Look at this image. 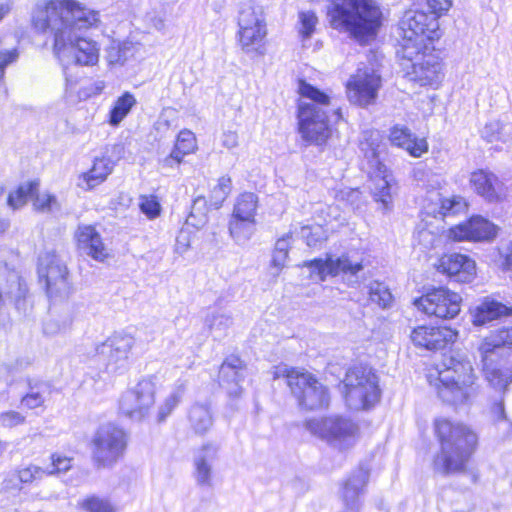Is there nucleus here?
I'll return each mask as SVG.
<instances>
[{
    "instance_id": "1",
    "label": "nucleus",
    "mask_w": 512,
    "mask_h": 512,
    "mask_svg": "<svg viewBox=\"0 0 512 512\" xmlns=\"http://www.w3.org/2000/svg\"><path fill=\"white\" fill-rule=\"evenodd\" d=\"M31 23L36 31L54 36L53 51L64 68L72 64L93 66L98 62L99 44L80 35L98 26V11L75 0H43L34 6Z\"/></svg>"
},
{
    "instance_id": "2",
    "label": "nucleus",
    "mask_w": 512,
    "mask_h": 512,
    "mask_svg": "<svg viewBox=\"0 0 512 512\" xmlns=\"http://www.w3.org/2000/svg\"><path fill=\"white\" fill-rule=\"evenodd\" d=\"M329 25L362 41L374 37L382 23V12L375 0H327Z\"/></svg>"
},
{
    "instance_id": "3",
    "label": "nucleus",
    "mask_w": 512,
    "mask_h": 512,
    "mask_svg": "<svg viewBox=\"0 0 512 512\" xmlns=\"http://www.w3.org/2000/svg\"><path fill=\"white\" fill-rule=\"evenodd\" d=\"M441 452L434 459V469L443 474L462 473L475 452L478 436L469 427L446 419L435 422Z\"/></svg>"
},
{
    "instance_id": "4",
    "label": "nucleus",
    "mask_w": 512,
    "mask_h": 512,
    "mask_svg": "<svg viewBox=\"0 0 512 512\" xmlns=\"http://www.w3.org/2000/svg\"><path fill=\"white\" fill-rule=\"evenodd\" d=\"M487 382L498 391L512 383V328H502L485 337L478 347Z\"/></svg>"
},
{
    "instance_id": "5",
    "label": "nucleus",
    "mask_w": 512,
    "mask_h": 512,
    "mask_svg": "<svg viewBox=\"0 0 512 512\" xmlns=\"http://www.w3.org/2000/svg\"><path fill=\"white\" fill-rule=\"evenodd\" d=\"M434 386L444 402L453 405L468 403L477 393L471 361L458 353L446 357Z\"/></svg>"
},
{
    "instance_id": "6",
    "label": "nucleus",
    "mask_w": 512,
    "mask_h": 512,
    "mask_svg": "<svg viewBox=\"0 0 512 512\" xmlns=\"http://www.w3.org/2000/svg\"><path fill=\"white\" fill-rule=\"evenodd\" d=\"M298 91L304 98L298 103L299 132L307 142L322 144L331 134L327 115L330 98L303 80L299 82Z\"/></svg>"
},
{
    "instance_id": "7",
    "label": "nucleus",
    "mask_w": 512,
    "mask_h": 512,
    "mask_svg": "<svg viewBox=\"0 0 512 512\" xmlns=\"http://www.w3.org/2000/svg\"><path fill=\"white\" fill-rule=\"evenodd\" d=\"M398 31L400 49L397 53L403 59L418 57L423 50L429 49V44L441 37L436 16L422 10H407L399 22Z\"/></svg>"
},
{
    "instance_id": "8",
    "label": "nucleus",
    "mask_w": 512,
    "mask_h": 512,
    "mask_svg": "<svg viewBox=\"0 0 512 512\" xmlns=\"http://www.w3.org/2000/svg\"><path fill=\"white\" fill-rule=\"evenodd\" d=\"M274 378L286 379L292 394L303 409L316 410L325 408L329 404V395L326 387L311 373L283 365L276 367Z\"/></svg>"
},
{
    "instance_id": "9",
    "label": "nucleus",
    "mask_w": 512,
    "mask_h": 512,
    "mask_svg": "<svg viewBox=\"0 0 512 512\" xmlns=\"http://www.w3.org/2000/svg\"><path fill=\"white\" fill-rule=\"evenodd\" d=\"M343 384L345 401L351 409H368L380 398L377 376L368 366L356 365L350 368Z\"/></svg>"
},
{
    "instance_id": "10",
    "label": "nucleus",
    "mask_w": 512,
    "mask_h": 512,
    "mask_svg": "<svg viewBox=\"0 0 512 512\" xmlns=\"http://www.w3.org/2000/svg\"><path fill=\"white\" fill-rule=\"evenodd\" d=\"M363 136L364 140L360 143L361 151L369 159L371 167L375 168L369 172L373 183L371 187L373 197L382 204L383 210H389L392 204L393 177L377 157L379 133L370 131L365 132Z\"/></svg>"
},
{
    "instance_id": "11",
    "label": "nucleus",
    "mask_w": 512,
    "mask_h": 512,
    "mask_svg": "<svg viewBox=\"0 0 512 512\" xmlns=\"http://www.w3.org/2000/svg\"><path fill=\"white\" fill-rule=\"evenodd\" d=\"M306 428L338 450L351 448L358 434V426L350 419L340 416L310 419L306 421Z\"/></svg>"
},
{
    "instance_id": "12",
    "label": "nucleus",
    "mask_w": 512,
    "mask_h": 512,
    "mask_svg": "<svg viewBox=\"0 0 512 512\" xmlns=\"http://www.w3.org/2000/svg\"><path fill=\"white\" fill-rule=\"evenodd\" d=\"M135 339L129 334L116 333L95 348L93 362L101 364L107 373H122L129 366V356Z\"/></svg>"
},
{
    "instance_id": "13",
    "label": "nucleus",
    "mask_w": 512,
    "mask_h": 512,
    "mask_svg": "<svg viewBox=\"0 0 512 512\" xmlns=\"http://www.w3.org/2000/svg\"><path fill=\"white\" fill-rule=\"evenodd\" d=\"M38 274L45 280L46 291L51 299H66L72 291L69 273L64 261L54 251L39 256Z\"/></svg>"
},
{
    "instance_id": "14",
    "label": "nucleus",
    "mask_w": 512,
    "mask_h": 512,
    "mask_svg": "<svg viewBox=\"0 0 512 512\" xmlns=\"http://www.w3.org/2000/svg\"><path fill=\"white\" fill-rule=\"evenodd\" d=\"M126 445L123 429L111 423L102 425L93 438V459L99 467L112 466L123 456Z\"/></svg>"
},
{
    "instance_id": "15",
    "label": "nucleus",
    "mask_w": 512,
    "mask_h": 512,
    "mask_svg": "<svg viewBox=\"0 0 512 512\" xmlns=\"http://www.w3.org/2000/svg\"><path fill=\"white\" fill-rule=\"evenodd\" d=\"M156 386L150 379L140 380L134 387L122 393L119 412L134 421L145 419L155 404Z\"/></svg>"
},
{
    "instance_id": "16",
    "label": "nucleus",
    "mask_w": 512,
    "mask_h": 512,
    "mask_svg": "<svg viewBox=\"0 0 512 512\" xmlns=\"http://www.w3.org/2000/svg\"><path fill=\"white\" fill-rule=\"evenodd\" d=\"M462 298L444 287L433 288L414 300V305L427 315L442 319L454 318L460 312Z\"/></svg>"
},
{
    "instance_id": "17",
    "label": "nucleus",
    "mask_w": 512,
    "mask_h": 512,
    "mask_svg": "<svg viewBox=\"0 0 512 512\" xmlns=\"http://www.w3.org/2000/svg\"><path fill=\"white\" fill-rule=\"evenodd\" d=\"M380 85V75L373 68H358L347 83L348 99L363 107L372 104L377 97Z\"/></svg>"
},
{
    "instance_id": "18",
    "label": "nucleus",
    "mask_w": 512,
    "mask_h": 512,
    "mask_svg": "<svg viewBox=\"0 0 512 512\" xmlns=\"http://www.w3.org/2000/svg\"><path fill=\"white\" fill-rule=\"evenodd\" d=\"M498 233V227L489 220L474 216L467 222L450 228L447 237L454 241H492Z\"/></svg>"
},
{
    "instance_id": "19",
    "label": "nucleus",
    "mask_w": 512,
    "mask_h": 512,
    "mask_svg": "<svg viewBox=\"0 0 512 512\" xmlns=\"http://www.w3.org/2000/svg\"><path fill=\"white\" fill-rule=\"evenodd\" d=\"M458 333L449 327L418 326L410 333L412 343L429 351L444 349L452 344Z\"/></svg>"
},
{
    "instance_id": "20",
    "label": "nucleus",
    "mask_w": 512,
    "mask_h": 512,
    "mask_svg": "<svg viewBox=\"0 0 512 512\" xmlns=\"http://www.w3.org/2000/svg\"><path fill=\"white\" fill-rule=\"evenodd\" d=\"M304 266L309 267L312 273H316L321 281L325 280L328 275L336 276L342 273L349 277H355L356 279L352 281L353 283H358L357 275L363 269L361 263L351 261L346 255H342L337 259L331 257L326 260L314 259L305 262Z\"/></svg>"
},
{
    "instance_id": "21",
    "label": "nucleus",
    "mask_w": 512,
    "mask_h": 512,
    "mask_svg": "<svg viewBox=\"0 0 512 512\" xmlns=\"http://www.w3.org/2000/svg\"><path fill=\"white\" fill-rule=\"evenodd\" d=\"M436 269L457 282L469 283L476 275V263L466 255L451 253L443 255L436 264Z\"/></svg>"
},
{
    "instance_id": "22",
    "label": "nucleus",
    "mask_w": 512,
    "mask_h": 512,
    "mask_svg": "<svg viewBox=\"0 0 512 512\" xmlns=\"http://www.w3.org/2000/svg\"><path fill=\"white\" fill-rule=\"evenodd\" d=\"M470 184L474 191L488 202H500L506 197V186L494 173L488 170L479 169L472 172Z\"/></svg>"
},
{
    "instance_id": "23",
    "label": "nucleus",
    "mask_w": 512,
    "mask_h": 512,
    "mask_svg": "<svg viewBox=\"0 0 512 512\" xmlns=\"http://www.w3.org/2000/svg\"><path fill=\"white\" fill-rule=\"evenodd\" d=\"M423 50L418 57L407 59L411 62L414 79L421 85H434L440 82L442 77V64L433 54H426Z\"/></svg>"
},
{
    "instance_id": "24",
    "label": "nucleus",
    "mask_w": 512,
    "mask_h": 512,
    "mask_svg": "<svg viewBox=\"0 0 512 512\" xmlns=\"http://www.w3.org/2000/svg\"><path fill=\"white\" fill-rule=\"evenodd\" d=\"M245 370L243 361L236 356H230L222 363L219 370V381L230 396H240Z\"/></svg>"
},
{
    "instance_id": "25",
    "label": "nucleus",
    "mask_w": 512,
    "mask_h": 512,
    "mask_svg": "<svg viewBox=\"0 0 512 512\" xmlns=\"http://www.w3.org/2000/svg\"><path fill=\"white\" fill-rule=\"evenodd\" d=\"M218 451L219 446L209 442L196 452L194 457V476L199 486H212V463L217 459Z\"/></svg>"
},
{
    "instance_id": "26",
    "label": "nucleus",
    "mask_w": 512,
    "mask_h": 512,
    "mask_svg": "<svg viewBox=\"0 0 512 512\" xmlns=\"http://www.w3.org/2000/svg\"><path fill=\"white\" fill-rule=\"evenodd\" d=\"M389 140L392 145L406 150L413 157H420L428 151V143L424 138H417L409 128L399 124L390 129Z\"/></svg>"
},
{
    "instance_id": "27",
    "label": "nucleus",
    "mask_w": 512,
    "mask_h": 512,
    "mask_svg": "<svg viewBox=\"0 0 512 512\" xmlns=\"http://www.w3.org/2000/svg\"><path fill=\"white\" fill-rule=\"evenodd\" d=\"M197 150V140L194 133L183 129L179 132L173 150L161 160V166L164 169H173L179 167L186 155L192 154Z\"/></svg>"
},
{
    "instance_id": "28",
    "label": "nucleus",
    "mask_w": 512,
    "mask_h": 512,
    "mask_svg": "<svg viewBox=\"0 0 512 512\" xmlns=\"http://www.w3.org/2000/svg\"><path fill=\"white\" fill-rule=\"evenodd\" d=\"M367 480V473L359 470L345 482L342 490V499L345 505L343 512H359L361 507L360 496L364 491Z\"/></svg>"
},
{
    "instance_id": "29",
    "label": "nucleus",
    "mask_w": 512,
    "mask_h": 512,
    "mask_svg": "<svg viewBox=\"0 0 512 512\" xmlns=\"http://www.w3.org/2000/svg\"><path fill=\"white\" fill-rule=\"evenodd\" d=\"M77 239L80 248L96 261L103 262L108 257L101 236L93 226H80L77 231Z\"/></svg>"
},
{
    "instance_id": "30",
    "label": "nucleus",
    "mask_w": 512,
    "mask_h": 512,
    "mask_svg": "<svg viewBox=\"0 0 512 512\" xmlns=\"http://www.w3.org/2000/svg\"><path fill=\"white\" fill-rule=\"evenodd\" d=\"M113 169L114 163L109 157L96 158L91 169L79 176L78 186L86 191L91 190L103 183Z\"/></svg>"
},
{
    "instance_id": "31",
    "label": "nucleus",
    "mask_w": 512,
    "mask_h": 512,
    "mask_svg": "<svg viewBox=\"0 0 512 512\" xmlns=\"http://www.w3.org/2000/svg\"><path fill=\"white\" fill-rule=\"evenodd\" d=\"M267 28H239L238 42L243 52L262 56L266 52Z\"/></svg>"
},
{
    "instance_id": "32",
    "label": "nucleus",
    "mask_w": 512,
    "mask_h": 512,
    "mask_svg": "<svg viewBox=\"0 0 512 512\" xmlns=\"http://www.w3.org/2000/svg\"><path fill=\"white\" fill-rule=\"evenodd\" d=\"M511 313V308L495 301L493 299H485L472 312V322L476 326H482L489 322L507 316Z\"/></svg>"
},
{
    "instance_id": "33",
    "label": "nucleus",
    "mask_w": 512,
    "mask_h": 512,
    "mask_svg": "<svg viewBox=\"0 0 512 512\" xmlns=\"http://www.w3.org/2000/svg\"><path fill=\"white\" fill-rule=\"evenodd\" d=\"M238 28H267L264 9L253 0L242 3L237 15Z\"/></svg>"
},
{
    "instance_id": "34",
    "label": "nucleus",
    "mask_w": 512,
    "mask_h": 512,
    "mask_svg": "<svg viewBox=\"0 0 512 512\" xmlns=\"http://www.w3.org/2000/svg\"><path fill=\"white\" fill-rule=\"evenodd\" d=\"M233 317L230 311L224 308H210L205 316L204 325L215 337L226 335L233 325Z\"/></svg>"
},
{
    "instance_id": "35",
    "label": "nucleus",
    "mask_w": 512,
    "mask_h": 512,
    "mask_svg": "<svg viewBox=\"0 0 512 512\" xmlns=\"http://www.w3.org/2000/svg\"><path fill=\"white\" fill-rule=\"evenodd\" d=\"M189 423L197 434L206 433L213 425V417L208 405L194 404L189 411Z\"/></svg>"
},
{
    "instance_id": "36",
    "label": "nucleus",
    "mask_w": 512,
    "mask_h": 512,
    "mask_svg": "<svg viewBox=\"0 0 512 512\" xmlns=\"http://www.w3.org/2000/svg\"><path fill=\"white\" fill-rule=\"evenodd\" d=\"M29 392L21 399L23 406L29 409L41 407L51 394V386L42 381L29 383Z\"/></svg>"
},
{
    "instance_id": "37",
    "label": "nucleus",
    "mask_w": 512,
    "mask_h": 512,
    "mask_svg": "<svg viewBox=\"0 0 512 512\" xmlns=\"http://www.w3.org/2000/svg\"><path fill=\"white\" fill-rule=\"evenodd\" d=\"M187 383L184 380H177L171 393L165 398L158 408V422L164 421L181 402L186 391Z\"/></svg>"
},
{
    "instance_id": "38",
    "label": "nucleus",
    "mask_w": 512,
    "mask_h": 512,
    "mask_svg": "<svg viewBox=\"0 0 512 512\" xmlns=\"http://www.w3.org/2000/svg\"><path fill=\"white\" fill-rule=\"evenodd\" d=\"M255 220L231 217L229 233L237 244H245L255 232Z\"/></svg>"
},
{
    "instance_id": "39",
    "label": "nucleus",
    "mask_w": 512,
    "mask_h": 512,
    "mask_svg": "<svg viewBox=\"0 0 512 512\" xmlns=\"http://www.w3.org/2000/svg\"><path fill=\"white\" fill-rule=\"evenodd\" d=\"M258 198L254 193L241 194L234 205L231 217L255 220Z\"/></svg>"
},
{
    "instance_id": "40",
    "label": "nucleus",
    "mask_w": 512,
    "mask_h": 512,
    "mask_svg": "<svg viewBox=\"0 0 512 512\" xmlns=\"http://www.w3.org/2000/svg\"><path fill=\"white\" fill-rule=\"evenodd\" d=\"M291 243L292 234L290 233L285 234L276 241L271 260V267L275 269V272H273L274 276H278L285 267Z\"/></svg>"
},
{
    "instance_id": "41",
    "label": "nucleus",
    "mask_w": 512,
    "mask_h": 512,
    "mask_svg": "<svg viewBox=\"0 0 512 512\" xmlns=\"http://www.w3.org/2000/svg\"><path fill=\"white\" fill-rule=\"evenodd\" d=\"M136 103L137 101L134 95L130 92H125L115 101V104L109 113V123L112 126L119 125Z\"/></svg>"
},
{
    "instance_id": "42",
    "label": "nucleus",
    "mask_w": 512,
    "mask_h": 512,
    "mask_svg": "<svg viewBox=\"0 0 512 512\" xmlns=\"http://www.w3.org/2000/svg\"><path fill=\"white\" fill-rule=\"evenodd\" d=\"M39 187L37 181L21 184L14 192L8 195L7 204L13 210L23 207L29 198L34 197Z\"/></svg>"
},
{
    "instance_id": "43",
    "label": "nucleus",
    "mask_w": 512,
    "mask_h": 512,
    "mask_svg": "<svg viewBox=\"0 0 512 512\" xmlns=\"http://www.w3.org/2000/svg\"><path fill=\"white\" fill-rule=\"evenodd\" d=\"M318 17L313 11H301L298 14L297 32L302 42L309 40L316 31Z\"/></svg>"
},
{
    "instance_id": "44",
    "label": "nucleus",
    "mask_w": 512,
    "mask_h": 512,
    "mask_svg": "<svg viewBox=\"0 0 512 512\" xmlns=\"http://www.w3.org/2000/svg\"><path fill=\"white\" fill-rule=\"evenodd\" d=\"M207 202L204 197H197L192 204L191 212L186 219V225L197 229L203 227L207 221Z\"/></svg>"
},
{
    "instance_id": "45",
    "label": "nucleus",
    "mask_w": 512,
    "mask_h": 512,
    "mask_svg": "<svg viewBox=\"0 0 512 512\" xmlns=\"http://www.w3.org/2000/svg\"><path fill=\"white\" fill-rule=\"evenodd\" d=\"M232 190L231 178L227 175L221 176L217 180V184L212 188L210 193V205L215 209L222 206L225 199Z\"/></svg>"
},
{
    "instance_id": "46",
    "label": "nucleus",
    "mask_w": 512,
    "mask_h": 512,
    "mask_svg": "<svg viewBox=\"0 0 512 512\" xmlns=\"http://www.w3.org/2000/svg\"><path fill=\"white\" fill-rule=\"evenodd\" d=\"M370 300L381 308L391 305L393 297L387 286L381 282L374 281L368 286Z\"/></svg>"
},
{
    "instance_id": "47",
    "label": "nucleus",
    "mask_w": 512,
    "mask_h": 512,
    "mask_svg": "<svg viewBox=\"0 0 512 512\" xmlns=\"http://www.w3.org/2000/svg\"><path fill=\"white\" fill-rule=\"evenodd\" d=\"M47 470L44 467L30 464L26 467L19 469L16 472L18 481L22 484H32L35 481L42 480L46 475Z\"/></svg>"
},
{
    "instance_id": "48",
    "label": "nucleus",
    "mask_w": 512,
    "mask_h": 512,
    "mask_svg": "<svg viewBox=\"0 0 512 512\" xmlns=\"http://www.w3.org/2000/svg\"><path fill=\"white\" fill-rule=\"evenodd\" d=\"M51 463L44 467L47 476H53L60 473L67 472L72 468L73 459L60 453H53L50 456Z\"/></svg>"
},
{
    "instance_id": "49",
    "label": "nucleus",
    "mask_w": 512,
    "mask_h": 512,
    "mask_svg": "<svg viewBox=\"0 0 512 512\" xmlns=\"http://www.w3.org/2000/svg\"><path fill=\"white\" fill-rule=\"evenodd\" d=\"M467 203L461 196H453L441 200L440 213L443 216L456 215L466 210Z\"/></svg>"
},
{
    "instance_id": "50",
    "label": "nucleus",
    "mask_w": 512,
    "mask_h": 512,
    "mask_svg": "<svg viewBox=\"0 0 512 512\" xmlns=\"http://www.w3.org/2000/svg\"><path fill=\"white\" fill-rule=\"evenodd\" d=\"M300 234L309 247H316L326 239L325 232L321 225L304 226L301 228Z\"/></svg>"
},
{
    "instance_id": "51",
    "label": "nucleus",
    "mask_w": 512,
    "mask_h": 512,
    "mask_svg": "<svg viewBox=\"0 0 512 512\" xmlns=\"http://www.w3.org/2000/svg\"><path fill=\"white\" fill-rule=\"evenodd\" d=\"M139 208L149 219H155L161 213V205L153 195L140 196Z\"/></svg>"
},
{
    "instance_id": "52",
    "label": "nucleus",
    "mask_w": 512,
    "mask_h": 512,
    "mask_svg": "<svg viewBox=\"0 0 512 512\" xmlns=\"http://www.w3.org/2000/svg\"><path fill=\"white\" fill-rule=\"evenodd\" d=\"M83 507L88 512H114V507L104 498L92 496L83 501Z\"/></svg>"
},
{
    "instance_id": "53",
    "label": "nucleus",
    "mask_w": 512,
    "mask_h": 512,
    "mask_svg": "<svg viewBox=\"0 0 512 512\" xmlns=\"http://www.w3.org/2000/svg\"><path fill=\"white\" fill-rule=\"evenodd\" d=\"M33 198V205L34 208L37 211L40 212H49L52 211L54 208H58L57 199L55 196L50 194H42L39 195L38 191L34 195Z\"/></svg>"
},
{
    "instance_id": "54",
    "label": "nucleus",
    "mask_w": 512,
    "mask_h": 512,
    "mask_svg": "<svg viewBox=\"0 0 512 512\" xmlns=\"http://www.w3.org/2000/svg\"><path fill=\"white\" fill-rule=\"evenodd\" d=\"M26 417L20 412L8 410L0 413V425L4 428H14L25 423Z\"/></svg>"
},
{
    "instance_id": "55",
    "label": "nucleus",
    "mask_w": 512,
    "mask_h": 512,
    "mask_svg": "<svg viewBox=\"0 0 512 512\" xmlns=\"http://www.w3.org/2000/svg\"><path fill=\"white\" fill-rule=\"evenodd\" d=\"M72 318L65 319L61 324L56 319H50L44 323L43 331L47 335H56L65 332L72 324Z\"/></svg>"
},
{
    "instance_id": "56",
    "label": "nucleus",
    "mask_w": 512,
    "mask_h": 512,
    "mask_svg": "<svg viewBox=\"0 0 512 512\" xmlns=\"http://www.w3.org/2000/svg\"><path fill=\"white\" fill-rule=\"evenodd\" d=\"M430 9V15H435L436 20L446 14L452 6V0H426Z\"/></svg>"
},
{
    "instance_id": "57",
    "label": "nucleus",
    "mask_w": 512,
    "mask_h": 512,
    "mask_svg": "<svg viewBox=\"0 0 512 512\" xmlns=\"http://www.w3.org/2000/svg\"><path fill=\"white\" fill-rule=\"evenodd\" d=\"M191 239V231L188 228H182L176 237L175 251L180 255L184 254L190 247Z\"/></svg>"
},
{
    "instance_id": "58",
    "label": "nucleus",
    "mask_w": 512,
    "mask_h": 512,
    "mask_svg": "<svg viewBox=\"0 0 512 512\" xmlns=\"http://www.w3.org/2000/svg\"><path fill=\"white\" fill-rule=\"evenodd\" d=\"M337 199L347 202L353 208H359L361 192L358 189L346 188L337 194Z\"/></svg>"
},
{
    "instance_id": "59",
    "label": "nucleus",
    "mask_w": 512,
    "mask_h": 512,
    "mask_svg": "<svg viewBox=\"0 0 512 512\" xmlns=\"http://www.w3.org/2000/svg\"><path fill=\"white\" fill-rule=\"evenodd\" d=\"M500 258L502 259L501 266L504 270L512 269V241L502 243L499 247Z\"/></svg>"
},
{
    "instance_id": "60",
    "label": "nucleus",
    "mask_w": 512,
    "mask_h": 512,
    "mask_svg": "<svg viewBox=\"0 0 512 512\" xmlns=\"http://www.w3.org/2000/svg\"><path fill=\"white\" fill-rule=\"evenodd\" d=\"M417 238L421 245L424 248H433L436 246V242L438 241L437 236L428 229H420L417 232Z\"/></svg>"
},
{
    "instance_id": "61",
    "label": "nucleus",
    "mask_w": 512,
    "mask_h": 512,
    "mask_svg": "<svg viewBox=\"0 0 512 512\" xmlns=\"http://www.w3.org/2000/svg\"><path fill=\"white\" fill-rule=\"evenodd\" d=\"M221 143L227 149H233L238 146V135L234 131H225L221 136Z\"/></svg>"
},
{
    "instance_id": "62",
    "label": "nucleus",
    "mask_w": 512,
    "mask_h": 512,
    "mask_svg": "<svg viewBox=\"0 0 512 512\" xmlns=\"http://www.w3.org/2000/svg\"><path fill=\"white\" fill-rule=\"evenodd\" d=\"M491 413L495 420L501 421L506 419L504 402L502 399L496 401L491 407Z\"/></svg>"
},
{
    "instance_id": "63",
    "label": "nucleus",
    "mask_w": 512,
    "mask_h": 512,
    "mask_svg": "<svg viewBox=\"0 0 512 512\" xmlns=\"http://www.w3.org/2000/svg\"><path fill=\"white\" fill-rule=\"evenodd\" d=\"M499 123L498 122H491L487 124L483 129V136L488 139V141H493L497 139V136L493 133L490 134V131L498 129Z\"/></svg>"
},
{
    "instance_id": "64",
    "label": "nucleus",
    "mask_w": 512,
    "mask_h": 512,
    "mask_svg": "<svg viewBox=\"0 0 512 512\" xmlns=\"http://www.w3.org/2000/svg\"><path fill=\"white\" fill-rule=\"evenodd\" d=\"M11 5L9 3L0 4V22L10 13Z\"/></svg>"
}]
</instances>
